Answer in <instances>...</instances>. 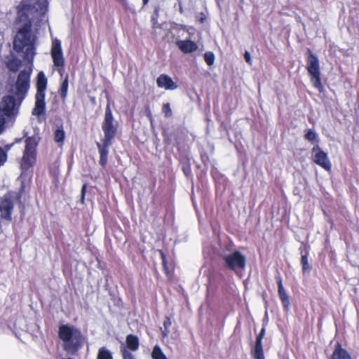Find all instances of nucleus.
Wrapping results in <instances>:
<instances>
[{
	"mask_svg": "<svg viewBox=\"0 0 359 359\" xmlns=\"http://www.w3.org/2000/svg\"><path fill=\"white\" fill-rule=\"evenodd\" d=\"M7 160L6 151L1 147H0V167L2 166Z\"/></svg>",
	"mask_w": 359,
	"mask_h": 359,
	"instance_id": "c85d7f7f",
	"label": "nucleus"
},
{
	"mask_svg": "<svg viewBox=\"0 0 359 359\" xmlns=\"http://www.w3.org/2000/svg\"><path fill=\"white\" fill-rule=\"evenodd\" d=\"M37 36L32 30L31 22L25 23L16 33L13 50L28 63H32L36 55Z\"/></svg>",
	"mask_w": 359,
	"mask_h": 359,
	"instance_id": "f257e3e1",
	"label": "nucleus"
},
{
	"mask_svg": "<svg viewBox=\"0 0 359 359\" xmlns=\"http://www.w3.org/2000/svg\"><path fill=\"white\" fill-rule=\"evenodd\" d=\"M50 54L54 66L57 68H62L65 65V59L61 41L59 39H53Z\"/></svg>",
	"mask_w": 359,
	"mask_h": 359,
	"instance_id": "f8f14e48",
	"label": "nucleus"
},
{
	"mask_svg": "<svg viewBox=\"0 0 359 359\" xmlns=\"http://www.w3.org/2000/svg\"><path fill=\"white\" fill-rule=\"evenodd\" d=\"M126 345L128 349L132 351H135L139 348V339L137 336L133 334H128L126 337Z\"/></svg>",
	"mask_w": 359,
	"mask_h": 359,
	"instance_id": "a211bd4d",
	"label": "nucleus"
},
{
	"mask_svg": "<svg viewBox=\"0 0 359 359\" xmlns=\"http://www.w3.org/2000/svg\"><path fill=\"white\" fill-rule=\"evenodd\" d=\"M112 141L107 142L106 140H102V144L97 143L100 153V163L104 167L107 162V156L109 153V147L111 145Z\"/></svg>",
	"mask_w": 359,
	"mask_h": 359,
	"instance_id": "4468645a",
	"label": "nucleus"
},
{
	"mask_svg": "<svg viewBox=\"0 0 359 359\" xmlns=\"http://www.w3.org/2000/svg\"><path fill=\"white\" fill-rule=\"evenodd\" d=\"M163 111L166 117H170L172 115V110L169 103L164 104L163 106Z\"/></svg>",
	"mask_w": 359,
	"mask_h": 359,
	"instance_id": "c756f323",
	"label": "nucleus"
},
{
	"mask_svg": "<svg viewBox=\"0 0 359 359\" xmlns=\"http://www.w3.org/2000/svg\"><path fill=\"white\" fill-rule=\"evenodd\" d=\"M36 142L32 137H28L25 140V149L21 162L22 172L18 177V180L21 183L20 189L18 193V197L20 198L22 196V192L25 189L24 180L27 177H29L27 173L28 170L33 165L35 161V148Z\"/></svg>",
	"mask_w": 359,
	"mask_h": 359,
	"instance_id": "7ed1b4c3",
	"label": "nucleus"
},
{
	"mask_svg": "<svg viewBox=\"0 0 359 359\" xmlns=\"http://www.w3.org/2000/svg\"><path fill=\"white\" fill-rule=\"evenodd\" d=\"M156 84L159 88L165 90H175L177 88V85L167 74L160 75L156 79Z\"/></svg>",
	"mask_w": 359,
	"mask_h": 359,
	"instance_id": "2eb2a0df",
	"label": "nucleus"
},
{
	"mask_svg": "<svg viewBox=\"0 0 359 359\" xmlns=\"http://www.w3.org/2000/svg\"><path fill=\"white\" fill-rule=\"evenodd\" d=\"M223 259L226 266L236 273L243 270L246 265L245 257L238 250L224 255Z\"/></svg>",
	"mask_w": 359,
	"mask_h": 359,
	"instance_id": "6e6552de",
	"label": "nucleus"
},
{
	"mask_svg": "<svg viewBox=\"0 0 359 359\" xmlns=\"http://www.w3.org/2000/svg\"><path fill=\"white\" fill-rule=\"evenodd\" d=\"M65 137L62 126H57L54 132V140L57 143H62Z\"/></svg>",
	"mask_w": 359,
	"mask_h": 359,
	"instance_id": "aec40b11",
	"label": "nucleus"
},
{
	"mask_svg": "<svg viewBox=\"0 0 359 359\" xmlns=\"http://www.w3.org/2000/svg\"><path fill=\"white\" fill-rule=\"evenodd\" d=\"M305 138L309 141H313L316 138V133L313 130L309 129L305 134Z\"/></svg>",
	"mask_w": 359,
	"mask_h": 359,
	"instance_id": "cd10ccee",
	"label": "nucleus"
},
{
	"mask_svg": "<svg viewBox=\"0 0 359 359\" xmlns=\"http://www.w3.org/2000/svg\"><path fill=\"white\" fill-rule=\"evenodd\" d=\"M162 257H163V264L165 265V259L164 255L163 253H162Z\"/></svg>",
	"mask_w": 359,
	"mask_h": 359,
	"instance_id": "c9c22d12",
	"label": "nucleus"
},
{
	"mask_svg": "<svg viewBox=\"0 0 359 359\" xmlns=\"http://www.w3.org/2000/svg\"><path fill=\"white\" fill-rule=\"evenodd\" d=\"M86 184H83L82 186V189H81V203H84V196H85V193H86Z\"/></svg>",
	"mask_w": 359,
	"mask_h": 359,
	"instance_id": "72a5a7b5",
	"label": "nucleus"
},
{
	"mask_svg": "<svg viewBox=\"0 0 359 359\" xmlns=\"http://www.w3.org/2000/svg\"><path fill=\"white\" fill-rule=\"evenodd\" d=\"M17 195L14 192H8L0 199V224L3 221L9 222L12 219L13 202Z\"/></svg>",
	"mask_w": 359,
	"mask_h": 359,
	"instance_id": "0eeeda50",
	"label": "nucleus"
},
{
	"mask_svg": "<svg viewBox=\"0 0 359 359\" xmlns=\"http://www.w3.org/2000/svg\"><path fill=\"white\" fill-rule=\"evenodd\" d=\"M21 65L22 62L20 60L15 57H13L7 62L6 66L10 71L13 72H16L20 69Z\"/></svg>",
	"mask_w": 359,
	"mask_h": 359,
	"instance_id": "6ab92c4d",
	"label": "nucleus"
},
{
	"mask_svg": "<svg viewBox=\"0 0 359 359\" xmlns=\"http://www.w3.org/2000/svg\"><path fill=\"white\" fill-rule=\"evenodd\" d=\"M151 358L152 359H167V357L158 345L154 346L151 352Z\"/></svg>",
	"mask_w": 359,
	"mask_h": 359,
	"instance_id": "4be33fe9",
	"label": "nucleus"
},
{
	"mask_svg": "<svg viewBox=\"0 0 359 359\" xmlns=\"http://www.w3.org/2000/svg\"><path fill=\"white\" fill-rule=\"evenodd\" d=\"M204 59L207 65L211 66L215 62V55L212 52H206L204 55Z\"/></svg>",
	"mask_w": 359,
	"mask_h": 359,
	"instance_id": "a878e982",
	"label": "nucleus"
},
{
	"mask_svg": "<svg viewBox=\"0 0 359 359\" xmlns=\"http://www.w3.org/2000/svg\"><path fill=\"white\" fill-rule=\"evenodd\" d=\"M276 280L278 284V292L280 299H281L288 297L285 290L283 287L282 278L279 274L276 276Z\"/></svg>",
	"mask_w": 359,
	"mask_h": 359,
	"instance_id": "412c9836",
	"label": "nucleus"
},
{
	"mask_svg": "<svg viewBox=\"0 0 359 359\" xmlns=\"http://www.w3.org/2000/svg\"><path fill=\"white\" fill-rule=\"evenodd\" d=\"M67 88H68V77L66 76L65 80L62 81L61 87H60V91H61L60 93H61L62 97H65L66 96L67 92Z\"/></svg>",
	"mask_w": 359,
	"mask_h": 359,
	"instance_id": "bb28decb",
	"label": "nucleus"
},
{
	"mask_svg": "<svg viewBox=\"0 0 359 359\" xmlns=\"http://www.w3.org/2000/svg\"><path fill=\"white\" fill-rule=\"evenodd\" d=\"M58 335L62 341L63 349L69 355H75L82 347L83 337L74 326L62 325L59 327Z\"/></svg>",
	"mask_w": 359,
	"mask_h": 359,
	"instance_id": "f03ea898",
	"label": "nucleus"
},
{
	"mask_svg": "<svg viewBox=\"0 0 359 359\" xmlns=\"http://www.w3.org/2000/svg\"><path fill=\"white\" fill-rule=\"evenodd\" d=\"M5 122V118L4 117L0 116V134L4 130Z\"/></svg>",
	"mask_w": 359,
	"mask_h": 359,
	"instance_id": "f704fd0d",
	"label": "nucleus"
},
{
	"mask_svg": "<svg viewBox=\"0 0 359 359\" xmlns=\"http://www.w3.org/2000/svg\"><path fill=\"white\" fill-rule=\"evenodd\" d=\"M306 69L311 75V80L313 86L317 89L321 88L322 83L320 80L319 60L310 50H309Z\"/></svg>",
	"mask_w": 359,
	"mask_h": 359,
	"instance_id": "423d86ee",
	"label": "nucleus"
},
{
	"mask_svg": "<svg viewBox=\"0 0 359 359\" xmlns=\"http://www.w3.org/2000/svg\"><path fill=\"white\" fill-rule=\"evenodd\" d=\"M283 308L287 311L290 309L289 297L280 299Z\"/></svg>",
	"mask_w": 359,
	"mask_h": 359,
	"instance_id": "2f4dec72",
	"label": "nucleus"
},
{
	"mask_svg": "<svg viewBox=\"0 0 359 359\" xmlns=\"http://www.w3.org/2000/svg\"><path fill=\"white\" fill-rule=\"evenodd\" d=\"M123 359H135L134 355L130 353L127 349L123 348L121 350Z\"/></svg>",
	"mask_w": 359,
	"mask_h": 359,
	"instance_id": "7c9ffc66",
	"label": "nucleus"
},
{
	"mask_svg": "<svg viewBox=\"0 0 359 359\" xmlns=\"http://www.w3.org/2000/svg\"><path fill=\"white\" fill-rule=\"evenodd\" d=\"M97 359H113V357L109 350L105 347H102L98 351Z\"/></svg>",
	"mask_w": 359,
	"mask_h": 359,
	"instance_id": "5701e85b",
	"label": "nucleus"
},
{
	"mask_svg": "<svg viewBox=\"0 0 359 359\" xmlns=\"http://www.w3.org/2000/svg\"><path fill=\"white\" fill-rule=\"evenodd\" d=\"M102 129L104 133L103 140H106L107 142H109V140L112 141L116 133L117 123L114 118L111 110L109 104L107 105L105 109L104 118L102 124Z\"/></svg>",
	"mask_w": 359,
	"mask_h": 359,
	"instance_id": "39448f33",
	"label": "nucleus"
},
{
	"mask_svg": "<svg viewBox=\"0 0 359 359\" xmlns=\"http://www.w3.org/2000/svg\"><path fill=\"white\" fill-rule=\"evenodd\" d=\"M47 86V79L43 72H40L37 75L36 88L37 91L35 96V106L33 110V114L40 116L45 111L46 102V89Z\"/></svg>",
	"mask_w": 359,
	"mask_h": 359,
	"instance_id": "20e7f679",
	"label": "nucleus"
},
{
	"mask_svg": "<svg viewBox=\"0 0 359 359\" xmlns=\"http://www.w3.org/2000/svg\"><path fill=\"white\" fill-rule=\"evenodd\" d=\"M149 0H142L143 5L145 6L148 3Z\"/></svg>",
	"mask_w": 359,
	"mask_h": 359,
	"instance_id": "e433bc0d",
	"label": "nucleus"
},
{
	"mask_svg": "<svg viewBox=\"0 0 359 359\" xmlns=\"http://www.w3.org/2000/svg\"><path fill=\"white\" fill-rule=\"evenodd\" d=\"M265 334V329L262 328L256 339L255 346L252 350L253 359H265L262 346V339Z\"/></svg>",
	"mask_w": 359,
	"mask_h": 359,
	"instance_id": "ddd939ff",
	"label": "nucleus"
},
{
	"mask_svg": "<svg viewBox=\"0 0 359 359\" xmlns=\"http://www.w3.org/2000/svg\"><path fill=\"white\" fill-rule=\"evenodd\" d=\"M1 116L10 117L17 113V102L15 96L7 95L3 97L0 102Z\"/></svg>",
	"mask_w": 359,
	"mask_h": 359,
	"instance_id": "9d476101",
	"label": "nucleus"
},
{
	"mask_svg": "<svg viewBox=\"0 0 359 359\" xmlns=\"http://www.w3.org/2000/svg\"><path fill=\"white\" fill-rule=\"evenodd\" d=\"M43 6H44L45 7H46V6H47V4H46V2L45 1H43Z\"/></svg>",
	"mask_w": 359,
	"mask_h": 359,
	"instance_id": "4c0bfd02",
	"label": "nucleus"
},
{
	"mask_svg": "<svg viewBox=\"0 0 359 359\" xmlns=\"http://www.w3.org/2000/svg\"><path fill=\"white\" fill-rule=\"evenodd\" d=\"M244 58L247 63H248L249 65H252L251 55H250V53L248 50H246L245 52Z\"/></svg>",
	"mask_w": 359,
	"mask_h": 359,
	"instance_id": "473e14b6",
	"label": "nucleus"
},
{
	"mask_svg": "<svg viewBox=\"0 0 359 359\" xmlns=\"http://www.w3.org/2000/svg\"><path fill=\"white\" fill-rule=\"evenodd\" d=\"M301 264L302 266L303 273L306 274L307 273H309L310 270H311V266H310L309 261H308L307 254L302 255Z\"/></svg>",
	"mask_w": 359,
	"mask_h": 359,
	"instance_id": "b1692460",
	"label": "nucleus"
},
{
	"mask_svg": "<svg viewBox=\"0 0 359 359\" xmlns=\"http://www.w3.org/2000/svg\"><path fill=\"white\" fill-rule=\"evenodd\" d=\"M31 70L24 69L20 72L15 83V95L19 100V104L25 98L29 88Z\"/></svg>",
	"mask_w": 359,
	"mask_h": 359,
	"instance_id": "1a4fd4ad",
	"label": "nucleus"
},
{
	"mask_svg": "<svg viewBox=\"0 0 359 359\" xmlns=\"http://www.w3.org/2000/svg\"><path fill=\"white\" fill-rule=\"evenodd\" d=\"M172 323L170 318L167 317L163 323L164 330H162V335L163 337H165L169 334V327H170Z\"/></svg>",
	"mask_w": 359,
	"mask_h": 359,
	"instance_id": "393cba45",
	"label": "nucleus"
},
{
	"mask_svg": "<svg viewBox=\"0 0 359 359\" xmlns=\"http://www.w3.org/2000/svg\"><path fill=\"white\" fill-rule=\"evenodd\" d=\"M177 46L184 53H193L198 48L197 44L191 40H179Z\"/></svg>",
	"mask_w": 359,
	"mask_h": 359,
	"instance_id": "dca6fc26",
	"label": "nucleus"
},
{
	"mask_svg": "<svg viewBox=\"0 0 359 359\" xmlns=\"http://www.w3.org/2000/svg\"><path fill=\"white\" fill-rule=\"evenodd\" d=\"M312 158L315 163L320 165L327 171L332 168L331 162L327 154L323 151L318 145L312 149Z\"/></svg>",
	"mask_w": 359,
	"mask_h": 359,
	"instance_id": "9b49d317",
	"label": "nucleus"
},
{
	"mask_svg": "<svg viewBox=\"0 0 359 359\" xmlns=\"http://www.w3.org/2000/svg\"><path fill=\"white\" fill-rule=\"evenodd\" d=\"M332 359H352L350 354L339 344L335 346Z\"/></svg>",
	"mask_w": 359,
	"mask_h": 359,
	"instance_id": "f3484780",
	"label": "nucleus"
}]
</instances>
